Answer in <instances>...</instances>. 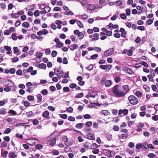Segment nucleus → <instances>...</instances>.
Returning <instances> with one entry per match:
<instances>
[{
  "instance_id": "nucleus-1",
  "label": "nucleus",
  "mask_w": 158,
  "mask_h": 158,
  "mask_svg": "<svg viewBox=\"0 0 158 158\" xmlns=\"http://www.w3.org/2000/svg\"><path fill=\"white\" fill-rule=\"evenodd\" d=\"M112 91L115 96L120 97L123 96V92L120 89L118 85H115L112 89Z\"/></svg>"
},
{
  "instance_id": "nucleus-2",
  "label": "nucleus",
  "mask_w": 158,
  "mask_h": 158,
  "mask_svg": "<svg viewBox=\"0 0 158 158\" xmlns=\"http://www.w3.org/2000/svg\"><path fill=\"white\" fill-rule=\"evenodd\" d=\"M128 100L130 103L132 105H136L138 103L137 98L134 95L130 96L128 97Z\"/></svg>"
},
{
  "instance_id": "nucleus-3",
  "label": "nucleus",
  "mask_w": 158,
  "mask_h": 158,
  "mask_svg": "<svg viewBox=\"0 0 158 158\" xmlns=\"http://www.w3.org/2000/svg\"><path fill=\"white\" fill-rule=\"evenodd\" d=\"M114 50V49L112 48L109 49L104 52V55L106 56H108L111 55L113 54Z\"/></svg>"
},
{
  "instance_id": "nucleus-4",
  "label": "nucleus",
  "mask_w": 158,
  "mask_h": 158,
  "mask_svg": "<svg viewBox=\"0 0 158 158\" xmlns=\"http://www.w3.org/2000/svg\"><path fill=\"white\" fill-rule=\"evenodd\" d=\"M112 81L111 80H107L106 81H105L103 79L101 81V83H104L106 87H110L112 84Z\"/></svg>"
},
{
  "instance_id": "nucleus-5",
  "label": "nucleus",
  "mask_w": 158,
  "mask_h": 158,
  "mask_svg": "<svg viewBox=\"0 0 158 158\" xmlns=\"http://www.w3.org/2000/svg\"><path fill=\"white\" fill-rule=\"evenodd\" d=\"M122 92H123V96H124L129 90L130 89L129 86L127 85H126L123 86L122 88Z\"/></svg>"
},
{
  "instance_id": "nucleus-6",
  "label": "nucleus",
  "mask_w": 158,
  "mask_h": 158,
  "mask_svg": "<svg viewBox=\"0 0 158 158\" xmlns=\"http://www.w3.org/2000/svg\"><path fill=\"white\" fill-rule=\"evenodd\" d=\"M99 35L98 34L95 33L93 35H91L89 36V38L92 39L91 41L97 40L99 39Z\"/></svg>"
},
{
  "instance_id": "nucleus-7",
  "label": "nucleus",
  "mask_w": 158,
  "mask_h": 158,
  "mask_svg": "<svg viewBox=\"0 0 158 158\" xmlns=\"http://www.w3.org/2000/svg\"><path fill=\"white\" fill-rule=\"evenodd\" d=\"M54 41L56 43V47L57 48H61L63 46V44L61 43L60 41H59V40L57 38H55Z\"/></svg>"
},
{
  "instance_id": "nucleus-8",
  "label": "nucleus",
  "mask_w": 158,
  "mask_h": 158,
  "mask_svg": "<svg viewBox=\"0 0 158 158\" xmlns=\"http://www.w3.org/2000/svg\"><path fill=\"white\" fill-rule=\"evenodd\" d=\"M128 110L127 109L120 110L118 111V114L121 115L123 114V115H127L128 113Z\"/></svg>"
},
{
  "instance_id": "nucleus-9",
  "label": "nucleus",
  "mask_w": 158,
  "mask_h": 158,
  "mask_svg": "<svg viewBox=\"0 0 158 158\" xmlns=\"http://www.w3.org/2000/svg\"><path fill=\"white\" fill-rule=\"evenodd\" d=\"M48 33V31L45 29H44L42 30L39 31L37 33V34L38 35L40 36L42 35H45Z\"/></svg>"
},
{
  "instance_id": "nucleus-10",
  "label": "nucleus",
  "mask_w": 158,
  "mask_h": 158,
  "mask_svg": "<svg viewBox=\"0 0 158 158\" xmlns=\"http://www.w3.org/2000/svg\"><path fill=\"white\" fill-rule=\"evenodd\" d=\"M95 8V6L93 4H89L87 6V9L89 10H94Z\"/></svg>"
},
{
  "instance_id": "nucleus-11",
  "label": "nucleus",
  "mask_w": 158,
  "mask_h": 158,
  "mask_svg": "<svg viewBox=\"0 0 158 158\" xmlns=\"http://www.w3.org/2000/svg\"><path fill=\"white\" fill-rule=\"evenodd\" d=\"M86 136L88 139L92 140L94 139L95 138L94 135L90 133L88 134Z\"/></svg>"
},
{
  "instance_id": "nucleus-12",
  "label": "nucleus",
  "mask_w": 158,
  "mask_h": 158,
  "mask_svg": "<svg viewBox=\"0 0 158 158\" xmlns=\"http://www.w3.org/2000/svg\"><path fill=\"white\" fill-rule=\"evenodd\" d=\"M123 70L125 72L129 74H131L133 73L132 70L130 68H125L123 69Z\"/></svg>"
},
{
  "instance_id": "nucleus-13",
  "label": "nucleus",
  "mask_w": 158,
  "mask_h": 158,
  "mask_svg": "<svg viewBox=\"0 0 158 158\" xmlns=\"http://www.w3.org/2000/svg\"><path fill=\"white\" fill-rule=\"evenodd\" d=\"M17 155L15 154L13 152H10L8 155L9 158H15L16 157Z\"/></svg>"
},
{
  "instance_id": "nucleus-14",
  "label": "nucleus",
  "mask_w": 158,
  "mask_h": 158,
  "mask_svg": "<svg viewBox=\"0 0 158 158\" xmlns=\"http://www.w3.org/2000/svg\"><path fill=\"white\" fill-rule=\"evenodd\" d=\"M144 125L143 123L139 124L137 126V131L138 132H140L142 131V128L144 126Z\"/></svg>"
},
{
  "instance_id": "nucleus-15",
  "label": "nucleus",
  "mask_w": 158,
  "mask_h": 158,
  "mask_svg": "<svg viewBox=\"0 0 158 158\" xmlns=\"http://www.w3.org/2000/svg\"><path fill=\"white\" fill-rule=\"evenodd\" d=\"M56 139L55 138H53L51 139V141L49 142V145L50 146L54 145L56 143Z\"/></svg>"
},
{
  "instance_id": "nucleus-16",
  "label": "nucleus",
  "mask_w": 158,
  "mask_h": 158,
  "mask_svg": "<svg viewBox=\"0 0 158 158\" xmlns=\"http://www.w3.org/2000/svg\"><path fill=\"white\" fill-rule=\"evenodd\" d=\"M49 115V112L48 110H46L42 114V116L44 118H47Z\"/></svg>"
},
{
  "instance_id": "nucleus-17",
  "label": "nucleus",
  "mask_w": 158,
  "mask_h": 158,
  "mask_svg": "<svg viewBox=\"0 0 158 158\" xmlns=\"http://www.w3.org/2000/svg\"><path fill=\"white\" fill-rule=\"evenodd\" d=\"M61 140L65 143L68 142V139L66 136L63 135L62 137Z\"/></svg>"
},
{
  "instance_id": "nucleus-18",
  "label": "nucleus",
  "mask_w": 158,
  "mask_h": 158,
  "mask_svg": "<svg viewBox=\"0 0 158 158\" xmlns=\"http://www.w3.org/2000/svg\"><path fill=\"white\" fill-rule=\"evenodd\" d=\"M37 98V102L39 103L41 102L42 100V96L40 94H38L36 95Z\"/></svg>"
},
{
  "instance_id": "nucleus-19",
  "label": "nucleus",
  "mask_w": 158,
  "mask_h": 158,
  "mask_svg": "<svg viewBox=\"0 0 158 158\" xmlns=\"http://www.w3.org/2000/svg\"><path fill=\"white\" fill-rule=\"evenodd\" d=\"M71 48L70 50L71 51H73L75 49H77L78 48V46L76 44H74L71 45Z\"/></svg>"
},
{
  "instance_id": "nucleus-20",
  "label": "nucleus",
  "mask_w": 158,
  "mask_h": 158,
  "mask_svg": "<svg viewBox=\"0 0 158 158\" xmlns=\"http://www.w3.org/2000/svg\"><path fill=\"white\" fill-rule=\"evenodd\" d=\"M30 120H32V122L33 123V124L34 125H36L39 123V121L37 119H35L33 120L30 119Z\"/></svg>"
},
{
  "instance_id": "nucleus-21",
  "label": "nucleus",
  "mask_w": 158,
  "mask_h": 158,
  "mask_svg": "<svg viewBox=\"0 0 158 158\" xmlns=\"http://www.w3.org/2000/svg\"><path fill=\"white\" fill-rule=\"evenodd\" d=\"M7 145V143L5 141H3L0 144V147H6Z\"/></svg>"
},
{
  "instance_id": "nucleus-22",
  "label": "nucleus",
  "mask_w": 158,
  "mask_h": 158,
  "mask_svg": "<svg viewBox=\"0 0 158 158\" xmlns=\"http://www.w3.org/2000/svg\"><path fill=\"white\" fill-rule=\"evenodd\" d=\"M68 11H66L64 12V14L67 15H73L74 14L71 10H69Z\"/></svg>"
},
{
  "instance_id": "nucleus-23",
  "label": "nucleus",
  "mask_w": 158,
  "mask_h": 158,
  "mask_svg": "<svg viewBox=\"0 0 158 158\" xmlns=\"http://www.w3.org/2000/svg\"><path fill=\"white\" fill-rule=\"evenodd\" d=\"M6 109L5 108H2L0 109V114H6Z\"/></svg>"
},
{
  "instance_id": "nucleus-24",
  "label": "nucleus",
  "mask_w": 158,
  "mask_h": 158,
  "mask_svg": "<svg viewBox=\"0 0 158 158\" xmlns=\"http://www.w3.org/2000/svg\"><path fill=\"white\" fill-rule=\"evenodd\" d=\"M40 93L43 95H45L48 93V91L46 89H44L41 91Z\"/></svg>"
},
{
  "instance_id": "nucleus-25",
  "label": "nucleus",
  "mask_w": 158,
  "mask_h": 158,
  "mask_svg": "<svg viewBox=\"0 0 158 158\" xmlns=\"http://www.w3.org/2000/svg\"><path fill=\"white\" fill-rule=\"evenodd\" d=\"M83 126V124L81 123H80L77 124L75 126L76 128L81 129Z\"/></svg>"
},
{
  "instance_id": "nucleus-26",
  "label": "nucleus",
  "mask_w": 158,
  "mask_h": 158,
  "mask_svg": "<svg viewBox=\"0 0 158 158\" xmlns=\"http://www.w3.org/2000/svg\"><path fill=\"white\" fill-rule=\"evenodd\" d=\"M84 37V35L82 32H81L78 35V38L80 39H82Z\"/></svg>"
},
{
  "instance_id": "nucleus-27",
  "label": "nucleus",
  "mask_w": 158,
  "mask_h": 158,
  "mask_svg": "<svg viewBox=\"0 0 158 158\" xmlns=\"http://www.w3.org/2000/svg\"><path fill=\"white\" fill-rule=\"evenodd\" d=\"M39 67L40 68L45 69L46 68V66L45 64L42 63L39 64Z\"/></svg>"
},
{
  "instance_id": "nucleus-28",
  "label": "nucleus",
  "mask_w": 158,
  "mask_h": 158,
  "mask_svg": "<svg viewBox=\"0 0 158 158\" xmlns=\"http://www.w3.org/2000/svg\"><path fill=\"white\" fill-rule=\"evenodd\" d=\"M151 74L150 75H151L152 77H155V72L153 69H151L150 71Z\"/></svg>"
},
{
  "instance_id": "nucleus-29",
  "label": "nucleus",
  "mask_w": 158,
  "mask_h": 158,
  "mask_svg": "<svg viewBox=\"0 0 158 158\" xmlns=\"http://www.w3.org/2000/svg\"><path fill=\"white\" fill-rule=\"evenodd\" d=\"M114 80L116 83H118L121 81V78L117 76L114 78Z\"/></svg>"
},
{
  "instance_id": "nucleus-30",
  "label": "nucleus",
  "mask_w": 158,
  "mask_h": 158,
  "mask_svg": "<svg viewBox=\"0 0 158 158\" xmlns=\"http://www.w3.org/2000/svg\"><path fill=\"white\" fill-rule=\"evenodd\" d=\"M120 16L122 19H125L127 18V16L124 13L120 14Z\"/></svg>"
},
{
  "instance_id": "nucleus-31",
  "label": "nucleus",
  "mask_w": 158,
  "mask_h": 158,
  "mask_svg": "<svg viewBox=\"0 0 158 158\" xmlns=\"http://www.w3.org/2000/svg\"><path fill=\"white\" fill-rule=\"evenodd\" d=\"M0 6L1 8L3 9H5L6 7V4L3 2H2L0 3Z\"/></svg>"
},
{
  "instance_id": "nucleus-32",
  "label": "nucleus",
  "mask_w": 158,
  "mask_h": 158,
  "mask_svg": "<svg viewBox=\"0 0 158 158\" xmlns=\"http://www.w3.org/2000/svg\"><path fill=\"white\" fill-rule=\"evenodd\" d=\"M9 114H11L13 115H15L17 114L16 112L13 110H10L8 112Z\"/></svg>"
},
{
  "instance_id": "nucleus-33",
  "label": "nucleus",
  "mask_w": 158,
  "mask_h": 158,
  "mask_svg": "<svg viewBox=\"0 0 158 158\" xmlns=\"http://www.w3.org/2000/svg\"><path fill=\"white\" fill-rule=\"evenodd\" d=\"M102 113L105 116L108 115L109 114L108 111L106 110H102Z\"/></svg>"
},
{
  "instance_id": "nucleus-34",
  "label": "nucleus",
  "mask_w": 158,
  "mask_h": 158,
  "mask_svg": "<svg viewBox=\"0 0 158 158\" xmlns=\"http://www.w3.org/2000/svg\"><path fill=\"white\" fill-rule=\"evenodd\" d=\"M135 95L137 97H140L142 96V94L139 91H137L135 93Z\"/></svg>"
},
{
  "instance_id": "nucleus-35",
  "label": "nucleus",
  "mask_w": 158,
  "mask_h": 158,
  "mask_svg": "<svg viewBox=\"0 0 158 158\" xmlns=\"http://www.w3.org/2000/svg\"><path fill=\"white\" fill-rule=\"evenodd\" d=\"M143 88L147 92L149 91L150 89V87L146 85H143Z\"/></svg>"
},
{
  "instance_id": "nucleus-36",
  "label": "nucleus",
  "mask_w": 158,
  "mask_h": 158,
  "mask_svg": "<svg viewBox=\"0 0 158 158\" xmlns=\"http://www.w3.org/2000/svg\"><path fill=\"white\" fill-rule=\"evenodd\" d=\"M27 99L30 101H32L34 100V97L32 95H29L27 96Z\"/></svg>"
},
{
  "instance_id": "nucleus-37",
  "label": "nucleus",
  "mask_w": 158,
  "mask_h": 158,
  "mask_svg": "<svg viewBox=\"0 0 158 158\" xmlns=\"http://www.w3.org/2000/svg\"><path fill=\"white\" fill-rule=\"evenodd\" d=\"M51 10V8L49 6L45 7L44 9V10L46 13L48 12Z\"/></svg>"
},
{
  "instance_id": "nucleus-38",
  "label": "nucleus",
  "mask_w": 158,
  "mask_h": 158,
  "mask_svg": "<svg viewBox=\"0 0 158 158\" xmlns=\"http://www.w3.org/2000/svg\"><path fill=\"white\" fill-rule=\"evenodd\" d=\"M22 26L24 27L27 28L29 26V24L27 22H25L23 23Z\"/></svg>"
},
{
  "instance_id": "nucleus-39",
  "label": "nucleus",
  "mask_w": 158,
  "mask_h": 158,
  "mask_svg": "<svg viewBox=\"0 0 158 158\" xmlns=\"http://www.w3.org/2000/svg\"><path fill=\"white\" fill-rule=\"evenodd\" d=\"M60 117L64 119H66L67 117V115L65 114H60Z\"/></svg>"
},
{
  "instance_id": "nucleus-40",
  "label": "nucleus",
  "mask_w": 158,
  "mask_h": 158,
  "mask_svg": "<svg viewBox=\"0 0 158 158\" xmlns=\"http://www.w3.org/2000/svg\"><path fill=\"white\" fill-rule=\"evenodd\" d=\"M63 90L64 92H69L70 91V89L68 87H64L63 88Z\"/></svg>"
},
{
  "instance_id": "nucleus-41",
  "label": "nucleus",
  "mask_w": 158,
  "mask_h": 158,
  "mask_svg": "<svg viewBox=\"0 0 158 158\" xmlns=\"http://www.w3.org/2000/svg\"><path fill=\"white\" fill-rule=\"evenodd\" d=\"M13 49L14 50V53H17L19 52V50L18 49V48L17 47H14L13 48Z\"/></svg>"
},
{
  "instance_id": "nucleus-42",
  "label": "nucleus",
  "mask_w": 158,
  "mask_h": 158,
  "mask_svg": "<svg viewBox=\"0 0 158 158\" xmlns=\"http://www.w3.org/2000/svg\"><path fill=\"white\" fill-rule=\"evenodd\" d=\"M98 56V55L97 54H94L90 56V58L92 59H95L97 58Z\"/></svg>"
},
{
  "instance_id": "nucleus-43",
  "label": "nucleus",
  "mask_w": 158,
  "mask_h": 158,
  "mask_svg": "<svg viewBox=\"0 0 158 158\" xmlns=\"http://www.w3.org/2000/svg\"><path fill=\"white\" fill-rule=\"evenodd\" d=\"M62 77L63 78H67L69 77V76L66 73H63L61 75Z\"/></svg>"
},
{
  "instance_id": "nucleus-44",
  "label": "nucleus",
  "mask_w": 158,
  "mask_h": 158,
  "mask_svg": "<svg viewBox=\"0 0 158 158\" xmlns=\"http://www.w3.org/2000/svg\"><path fill=\"white\" fill-rule=\"evenodd\" d=\"M69 86L70 88L73 89L76 87L77 85L75 83H72Z\"/></svg>"
},
{
  "instance_id": "nucleus-45",
  "label": "nucleus",
  "mask_w": 158,
  "mask_h": 158,
  "mask_svg": "<svg viewBox=\"0 0 158 158\" xmlns=\"http://www.w3.org/2000/svg\"><path fill=\"white\" fill-rule=\"evenodd\" d=\"M4 34L8 35L11 33V31L9 30H7L4 31Z\"/></svg>"
},
{
  "instance_id": "nucleus-46",
  "label": "nucleus",
  "mask_w": 158,
  "mask_h": 158,
  "mask_svg": "<svg viewBox=\"0 0 158 158\" xmlns=\"http://www.w3.org/2000/svg\"><path fill=\"white\" fill-rule=\"evenodd\" d=\"M126 13L127 15L129 16L131 14V10L130 9H127L126 10Z\"/></svg>"
},
{
  "instance_id": "nucleus-47",
  "label": "nucleus",
  "mask_w": 158,
  "mask_h": 158,
  "mask_svg": "<svg viewBox=\"0 0 158 158\" xmlns=\"http://www.w3.org/2000/svg\"><path fill=\"white\" fill-rule=\"evenodd\" d=\"M84 94L82 93L77 94L76 96V98H81L83 96Z\"/></svg>"
},
{
  "instance_id": "nucleus-48",
  "label": "nucleus",
  "mask_w": 158,
  "mask_h": 158,
  "mask_svg": "<svg viewBox=\"0 0 158 158\" xmlns=\"http://www.w3.org/2000/svg\"><path fill=\"white\" fill-rule=\"evenodd\" d=\"M77 24L78 26L81 28L83 27V25L82 23L79 20H78L77 21Z\"/></svg>"
},
{
  "instance_id": "nucleus-49",
  "label": "nucleus",
  "mask_w": 158,
  "mask_h": 158,
  "mask_svg": "<svg viewBox=\"0 0 158 158\" xmlns=\"http://www.w3.org/2000/svg\"><path fill=\"white\" fill-rule=\"evenodd\" d=\"M142 145L141 144L137 143L136 145L135 148L138 149H139L142 146Z\"/></svg>"
},
{
  "instance_id": "nucleus-50",
  "label": "nucleus",
  "mask_w": 158,
  "mask_h": 158,
  "mask_svg": "<svg viewBox=\"0 0 158 158\" xmlns=\"http://www.w3.org/2000/svg\"><path fill=\"white\" fill-rule=\"evenodd\" d=\"M99 68L102 69L106 70L107 69L106 65H101L99 66Z\"/></svg>"
},
{
  "instance_id": "nucleus-51",
  "label": "nucleus",
  "mask_w": 158,
  "mask_h": 158,
  "mask_svg": "<svg viewBox=\"0 0 158 158\" xmlns=\"http://www.w3.org/2000/svg\"><path fill=\"white\" fill-rule=\"evenodd\" d=\"M22 73L23 72L22 70L20 69H19L17 70L16 71V74L17 75H22Z\"/></svg>"
},
{
  "instance_id": "nucleus-52",
  "label": "nucleus",
  "mask_w": 158,
  "mask_h": 158,
  "mask_svg": "<svg viewBox=\"0 0 158 158\" xmlns=\"http://www.w3.org/2000/svg\"><path fill=\"white\" fill-rule=\"evenodd\" d=\"M142 65L146 67H148V65L147 63L145 61H142L141 62V65Z\"/></svg>"
},
{
  "instance_id": "nucleus-53",
  "label": "nucleus",
  "mask_w": 158,
  "mask_h": 158,
  "mask_svg": "<svg viewBox=\"0 0 158 158\" xmlns=\"http://www.w3.org/2000/svg\"><path fill=\"white\" fill-rule=\"evenodd\" d=\"M107 138L109 140H111L112 139V135L110 134H108L106 136Z\"/></svg>"
},
{
  "instance_id": "nucleus-54",
  "label": "nucleus",
  "mask_w": 158,
  "mask_h": 158,
  "mask_svg": "<svg viewBox=\"0 0 158 158\" xmlns=\"http://www.w3.org/2000/svg\"><path fill=\"white\" fill-rule=\"evenodd\" d=\"M57 54V52L56 51H53L52 52V55L53 57L56 56Z\"/></svg>"
},
{
  "instance_id": "nucleus-55",
  "label": "nucleus",
  "mask_w": 158,
  "mask_h": 158,
  "mask_svg": "<svg viewBox=\"0 0 158 158\" xmlns=\"http://www.w3.org/2000/svg\"><path fill=\"white\" fill-rule=\"evenodd\" d=\"M35 147L37 149H41L43 148V146L41 144H37L35 145Z\"/></svg>"
},
{
  "instance_id": "nucleus-56",
  "label": "nucleus",
  "mask_w": 158,
  "mask_h": 158,
  "mask_svg": "<svg viewBox=\"0 0 158 158\" xmlns=\"http://www.w3.org/2000/svg\"><path fill=\"white\" fill-rule=\"evenodd\" d=\"M106 35L107 36H110L112 34V32L110 31H106Z\"/></svg>"
},
{
  "instance_id": "nucleus-57",
  "label": "nucleus",
  "mask_w": 158,
  "mask_h": 158,
  "mask_svg": "<svg viewBox=\"0 0 158 158\" xmlns=\"http://www.w3.org/2000/svg\"><path fill=\"white\" fill-rule=\"evenodd\" d=\"M32 114L33 112L32 111H30L26 113V114L27 117L31 116V115H32Z\"/></svg>"
},
{
  "instance_id": "nucleus-58",
  "label": "nucleus",
  "mask_w": 158,
  "mask_h": 158,
  "mask_svg": "<svg viewBox=\"0 0 158 158\" xmlns=\"http://www.w3.org/2000/svg\"><path fill=\"white\" fill-rule=\"evenodd\" d=\"M148 156L150 158H153L155 157L156 156L155 154L153 153H149L148 155Z\"/></svg>"
},
{
  "instance_id": "nucleus-59",
  "label": "nucleus",
  "mask_w": 158,
  "mask_h": 158,
  "mask_svg": "<svg viewBox=\"0 0 158 158\" xmlns=\"http://www.w3.org/2000/svg\"><path fill=\"white\" fill-rule=\"evenodd\" d=\"M113 129L114 131H117L119 130V128L118 126H114L113 128Z\"/></svg>"
},
{
  "instance_id": "nucleus-60",
  "label": "nucleus",
  "mask_w": 158,
  "mask_h": 158,
  "mask_svg": "<svg viewBox=\"0 0 158 158\" xmlns=\"http://www.w3.org/2000/svg\"><path fill=\"white\" fill-rule=\"evenodd\" d=\"M11 130L10 128L6 129L4 131V133L5 134H8L11 132Z\"/></svg>"
},
{
  "instance_id": "nucleus-61",
  "label": "nucleus",
  "mask_w": 158,
  "mask_h": 158,
  "mask_svg": "<svg viewBox=\"0 0 158 158\" xmlns=\"http://www.w3.org/2000/svg\"><path fill=\"white\" fill-rule=\"evenodd\" d=\"M83 117L85 119H89L91 118V116L90 115L86 114L83 116Z\"/></svg>"
},
{
  "instance_id": "nucleus-62",
  "label": "nucleus",
  "mask_w": 158,
  "mask_h": 158,
  "mask_svg": "<svg viewBox=\"0 0 158 158\" xmlns=\"http://www.w3.org/2000/svg\"><path fill=\"white\" fill-rule=\"evenodd\" d=\"M153 22V20L152 19H149L147 21L146 23L148 25H149L151 24Z\"/></svg>"
},
{
  "instance_id": "nucleus-63",
  "label": "nucleus",
  "mask_w": 158,
  "mask_h": 158,
  "mask_svg": "<svg viewBox=\"0 0 158 158\" xmlns=\"http://www.w3.org/2000/svg\"><path fill=\"white\" fill-rule=\"evenodd\" d=\"M152 119L154 121H157L158 120V116L157 115H154L152 117Z\"/></svg>"
},
{
  "instance_id": "nucleus-64",
  "label": "nucleus",
  "mask_w": 158,
  "mask_h": 158,
  "mask_svg": "<svg viewBox=\"0 0 158 158\" xmlns=\"http://www.w3.org/2000/svg\"><path fill=\"white\" fill-rule=\"evenodd\" d=\"M24 105L25 106L27 107L30 105V103L28 101H26L24 102Z\"/></svg>"
}]
</instances>
